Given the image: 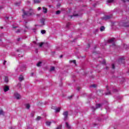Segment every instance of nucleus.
Returning <instances> with one entry per match:
<instances>
[{
    "mask_svg": "<svg viewBox=\"0 0 129 129\" xmlns=\"http://www.w3.org/2000/svg\"><path fill=\"white\" fill-rule=\"evenodd\" d=\"M100 30L101 32H103V31H104L105 30V28L104 27V26H101L100 28Z\"/></svg>",
    "mask_w": 129,
    "mask_h": 129,
    "instance_id": "obj_12",
    "label": "nucleus"
},
{
    "mask_svg": "<svg viewBox=\"0 0 129 129\" xmlns=\"http://www.w3.org/2000/svg\"><path fill=\"white\" fill-rule=\"evenodd\" d=\"M0 41H2V40H1V39H0Z\"/></svg>",
    "mask_w": 129,
    "mask_h": 129,
    "instance_id": "obj_60",
    "label": "nucleus"
},
{
    "mask_svg": "<svg viewBox=\"0 0 129 129\" xmlns=\"http://www.w3.org/2000/svg\"><path fill=\"white\" fill-rule=\"evenodd\" d=\"M6 62H7V61H5L4 62V64L5 65V64H6Z\"/></svg>",
    "mask_w": 129,
    "mask_h": 129,
    "instance_id": "obj_50",
    "label": "nucleus"
},
{
    "mask_svg": "<svg viewBox=\"0 0 129 129\" xmlns=\"http://www.w3.org/2000/svg\"><path fill=\"white\" fill-rule=\"evenodd\" d=\"M112 69H114V68H115L114 64L112 65Z\"/></svg>",
    "mask_w": 129,
    "mask_h": 129,
    "instance_id": "obj_39",
    "label": "nucleus"
},
{
    "mask_svg": "<svg viewBox=\"0 0 129 129\" xmlns=\"http://www.w3.org/2000/svg\"><path fill=\"white\" fill-rule=\"evenodd\" d=\"M103 91H98V93H101V94L99 95L100 96H101V95H102V92Z\"/></svg>",
    "mask_w": 129,
    "mask_h": 129,
    "instance_id": "obj_27",
    "label": "nucleus"
},
{
    "mask_svg": "<svg viewBox=\"0 0 129 129\" xmlns=\"http://www.w3.org/2000/svg\"><path fill=\"white\" fill-rule=\"evenodd\" d=\"M14 96L16 99L19 100L21 98V95L19 94L18 93H14Z\"/></svg>",
    "mask_w": 129,
    "mask_h": 129,
    "instance_id": "obj_5",
    "label": "nucleus"
},
{
    "mask_svg": "<svg viewBox=\"0 0 129 129\" xmlns=\"http://www.w3.org/2000/svg\"><path fill=\"white\" fill-rule=\"evenodd\" d=\"M106 70H108V67H106Z\"/></svg>",
    "mask_w": 129,
    "mask_h": 129,
    "instance_id": "obj_49",
    "label": "nucleus"
},
{
    "mask_svg": "<svg viewBox=\"0 0 129 129\" xmlns=\"http://www.w3.org/2000/svg\"><path fill=\"white\" fill-rule=\"evenodd\" d=\"M110 94H111L110 91H108L107 92L105 93V95H110Z\"/></svg>",
    "mask_w": 129,
    "mask_h": 129,
    "instance_id": "obj_23",
    "label": "nucleus"
},
{
    "mask_svg": "<svg viewBox=\"0 0 129 129\" xmlns=\"http://www.w3.org/2000/svg\"><path fill=\"white\" fill-rule=\"evenodd\" d=\"M101 104H97L96 105V108L94 106H92L91 107V109L94 111H95V109H97V108H100V107H101Z\"/></svg>",
    "mask_w": 129,
    "mask_h": 129,
    "instance_id": "obj_3",
    "label": "nucleus"
},
{
    "mask_svg": "<svg viewBox=\"0 0 129 129\" xmlns=\"http://www.w3.org/2000/svg\"><path fill=\"white\" fill-rule=\"evenodd\" d=\"M69 26H70V23H68L67 24V28H69Z\"/></svg>",
    "mask_w": 129,
    "mask_h": 129,
    "instance_id": "obj_32",
    "label": "nucleus"
},
{
    "mask_svg": "<svg viewBox=\"0 0 129 129\" xmlns=\"http://www.w3.org/2000/svg\"><path fill=\"white\" fill-rule=\"evenodd\" d=\"M42 9L43 10V13H44V14H47V13L48 12V10H47V8L45 7H43Z\"/></svg>",
    "mask_w": 129,
    "mask_h": 129,
    "instance_id": "obj_8",
    "label": "nucleus"
},
{
    "mask_svg": "<svg viewBox=\"0 0 129 129\" xmlns=\"http://www.w3.org/2000/svg\"><path fill=\"white\" fill-rule=\"evenodd\" d=\"M58 6H60V5H58Z\"/></svg>",
    "mask_w": 129,
    "mask_h": 129,
    "instance_id": "obj_61",
    "label": "nucleus"
},
{
    "mask_svg": "<svg viewBox=\"0 0 129 129\" xmlns=\"http://www.w3.org/2000/svg\"><path fill=\"white\" fill-rule=\"evenodd\" d=\"M103 64H105V60L103 61Z\"/></svg>",
    "mask_w": 129,
    "mask_h": 129,
    "instance_id": "obj_44",
    "label": "nucleus"
},
{
    "mask_svg": "<svg viewBox=\"0 0 129 129\" xmlns=\"http://www.w3.org/2000/svg\"><path fill=\"white\" fill-rule=\"evenodd\" d=\"M73 62L74 63V64H76V60H73Z\"/></svg>",
    "mask_w": 129,
    "mask_h": 129,
    "instance_id": "obj_38",
    "label": "nucleus"
},
{
    "mask_svg": "<svg viewBox=\"0 0 129 129\" xmlns=\"http://www.w3.org/2000/svg\"><path fill=\"white\" fill-rule=\"evenodd\" d=\"M19 57H20V55H18Z\"/></svg>",
    "mask_w": 129,
    "mask_h": 129,
    "instance_id": "obj_59",
    "label": "nucleus"
},
{
    "mask_svg": "<svg viewBox=\"0 0 129 129\" xmlns=\"http://www.w3.org/2000/svg\"><path fill=\"white\" fill-rule=\"evenodd\" d=\"M41 64H42V62L39 61L37 64V66L38 67H40V66H41Z\"/></svg>",
    "mask_w": 129,
    "mask_h": 129,
    "instance_id": "obj_24",
    "label": "nucleus"
},
{
    "mask_svg": "<svg viewBox=\"0 0 129 129\" xmlns=\"http://www.w3.org/2000/svg\"><path fill=\"white\" fill-rule=\"evenodd\" d=\"M63 115L64 116L63 119L66 121L68 119V111H65L63 113Z\"/></svg>",
    "mask_w": 129,
    "mask_h": 129,
    "instance_id": "obj_4",
    "label": "nucleus"
},
{
    "mask_svg": "<svg viewBox=\"0 0 129 129\" xmlns=\"http://www.w3.org/2000/svg\"><path fill=\"white\" fill-rule=\"evenodd\" d=\"M21 31H22L21 29H18L15 32V33H17V34H19V33H21Z\"/></svg>",
    "mask_w": 129,
    "mask_h": 129,
    "instance_id": "obj_17",
    "label": "nucleus"
},
{
    "mask_svg": "<svg viewBox=\"0 0 129 129\" xmlns=\"http://www.w3.org/2000/svg\"><path fill=\"white\" fill-rule=\"evenodd\" d=\"M35 52H36V53H38V49H36Z\"/></svg>",
    "mask_w": 129,
    "mask_h": 129,
    "instance_id": "obj_48",
    "label": "nucleus"
},
{
    "mask_svg": "<svg viewBox=\"0 0 129 129\" xmlns=\"http://www.w3.org/2000/svg\"><path fill=\"white\" fill-rule=\"evenodd\" d=\"M0 9H3V7H0Z\"/></svg>",
    "mask_w": 129,
    "mask_h": 129,
    "instance_id": "obj_55",
    "label": "nucleus"
},
{
    "mask_svg": "<svg viewBox=\"0 0 129 129\" xmlns=\"http://www.w3.org/2000/svg\"><path fill=\"white\" fill-rule=\"evenodd\" d=\"M22 12L23 13V15H22L23 18H24L25 16H27L28 17H29V16H32L34 15V11L32 9H30L29 10V11L27 12H25V10L23 9Z\"/></svg>",
    "mask_w": 129,
    "mask_h": 129,
    "instance_id": "obj_1",
    "label": "nucleus"
},
{
    "mask_svg": "<svg viewBox=\"0 0 129 129\" xmlns=\"http://www.w3.org/2000/svg\"><path fill=\"white\" fill-rule=\"evenodd\" d=\"M73 97V95H72V96L69 97V99H71V98H72Z\"/></svg>",
    "mask_w": 129,
    "mask_h": 129,
    "instance_id": "obj_40",
    "label": "nucleus"
},
{
    "mask_svg": "<svg viewBox=\"0 0 129 129\" xmlns=\"http://www.w3.org/2000/svg\"><path fill=\"white\" fill-rule=\"evenodd\" d=\"M91 87H94V88H95V87H96V85H94H94H92Z\"/></svg>",
    "mask_w": 129,
    "mask_h": 129,
    "instance_id": "obj_34",
    "label": "nucleus"
},
{
    "mask_svg": "<svg viewBox=\"0 0 129 129\" xmlns=\"http://www.w3.org/2000/svg\"><path fill=\"white\" fill-rule=\"evenodd\" d=\"M26 32H27L26 30H24V33H26Z\"/></svg>",
    "mask_w": 129,
    "mask_h": 129,
    "instance_id": "obj_53",
    "label": "nucleus"
},
{
    "mask_svg": "<svg viewBox=\"0 0 129 129\" xmlns=\"http://www.w3.org/2000/svg\"><path fill=\"white\" fill-rule=\"evenodd\" d=\"M34 4H40V1L39 0H34Z\"/></svg>",
    "mask_w": 129,
    "mask_h": 129,
    "instance_id": "obj_20",
    "label": "nucleus"
},
{
    "mask_svg": "<svg viewBox=\"0 0 129 129\" xmlns=\"http://www.w3.org/2000/svg\"><path fill=\"white\" fill-rule=\"evenodd\" d=\"M113 92H117V89H113Z\"/></svg>",
    "mask_w": 129,
    "mask_h": 129,
    "instance_id": "obj_35",
    "label": "nucleus"
},
{
    "mask_svg": "<svg viewBox=\"0 0 129 129\" xmlns=\"http://www.w3.org/2000/svg\"><path fill=\"white\" fill-rule=\"evenodd\" d=\"M41 33L42 34V35H44V34H46V30H42L41 31Z\"/></svg>",
    "mask_w": 129,
    "mask_h": 129,
    "instance_id": "obj_22",
    "label": "nucleus"
},
{
    "mask_svg": "<svg viewBox=\"0 0 129 129\" xmlns=\"http://www.w3.org/2000/svg\"><path fill=\"white\" fill-rule=\"evenodd\" d=\"M10 90V88L8 86H6L4 88L5 92H7V91H9Z\"/></svg>",
    "mask_w": 129,
    "mask_h": 129,
    "instance_id": "obj_6",
    "label": "nucleus"
},
{
    "mask_svg": "<svg viewBox=\"0 0 129 129\" xmlns=\"http://www.w3.org/2000/svg\"><path fill=\"white\" fill-rule=\"evenodd\" d=\"M60 13H61L60 11H56V15H59V14H60Z\"/></svg>",
    "mask_w": 129,
    "mask_h": 129,
    "instance_id": "obj_29",
    "label": "nucleus"
},
{
    "mask_svg": "<svg viewBox=\"0 0 129 129\" xmlns=\"http://www.w3.org/2000/svg\"><path fill=\"white\" fill-rule=\"evenodd\" d=\"M6 20H9V17H6Z\"/></svg>",
    "mask_w": 129,
    "mask_h": 129,
    "instance_id": "obj_45",
    "label": "nucleus"
},
{
    "mask_svg": "<svg viewBox=\"0 0 129 129\" xmlns=\"http://www.w3.org/2000/svg\"><path fill=\"white\" fill-rule=\"evenodd\" d=\"M44 44H45V42H41L39 43H38L37 45H39V47H43V45H44Z\"/></svg>",
    "mask_w": 129,
    "mask_h": 129,
    "instance_id": "obj_13",
    "label": "nucleus"
},
{
    "mask_svg": "<svg viewBox=\"0 0 129 129\" xmlns=\"http://www.w3.org/2000/svg\"><path fill=\"white\" fill-rule=\"evenodd\" d=\"M122 1H123V2L124 3L125 1H124V0H122Z\"/></svg>",
    "mask_w": 129,
    "mask_h": 129,
    "instance_id": "obj_57",
    "label": "nucleus"
},
{
    "mask_svg": "<svg viewBox=\"0 0 129 129\" xmlns=\"http://www.w3.org/2000/svg\"><path fill=\"white\" fill-rule=\"evenodd\" d=\"M54 70H55V67H52L50 69V72L54 71Z\"/></svg>",
    "mask_w": 129,
    "mask_h": 129,
    "instance_id": "obj_21",
    "label": "nucleus"
},
{
    "mask_svg": "<svg viewBox=\"0 0 129 129\" xmlns=\"http://www.w3.org/2000/svg\"><path fill=\"white\" fill-rule=\"evenodd\" d=\"M77 90H78V91H79V90H80V89H81V88H80V87H79L77 88Z\"/></svg>",
    "mask_w": 129,
    "mask_h": 129,
    "instance_id": "obj_37",
    "label": "nucleus"
},
{
    "mask_svg": "<svg viewBox=\"0 0 129 129\" xmlns=\"http://www.w3.org/2000/svg\"><path fill=\"white\" fill-rule=\"evenodd\" d=\"M88 46H89V47H90V44H88Z\"/></svg>",
    "mask_w": 129,
    "mask_h": 129,
    "instance_id": "obj_52",
    "label": "nucleus"
},
{
    "mask_svg": "<svg viewBox=\"0 0 129 129\" xmlns=\"http://www.w3.org/2000/svg\"><path fill=\"white\" fill-rule=\"evenodd\" d=\"M25 28H26L27 29H28V27L26 26Z\"/></svg>",
    "mask_w": 129,
    "mask_h": 129,
    "instance_id": "obj_54",
    "label": "nucleus"
},
{
    "mask_svg": "<svg viewBox=\"0 0 129 129\" xmlns=\"http://www.w3.org/2000/svg\"><path fill=\"white\" fill-rule=\"evenodd\" d=\"M98 120H99V121H100V120H101V119H98Z\"/></svg>",
    "mask_w": 129,
    "mask_h": 129,
    "instance_id": "obj_56",
    "label": "nucleus"
},
{
    "mask_svg": "<svg viewBox=\"0 0 129 129\" xmlns=\"http://www.w3.org/2000/svg\"><path fill=\"white\" fill-rule=\"evenodd\" d=\"M62 57H63V55H61L59 56V58H62Z\"/></svg>",
    "mask_w": 129,
    "mask_h": 129,
    "instance_id": "obj_47",
    "label": "nucleus"
},
{
    "mask_svg": "<svg viewBox=\"0 0 129 129\" xmlns=\"http://www.w3.org/2000/svg\"><path fill=\"white\" fill-rule=\"evenodd\" d=\"M73 17H78V14H74L73 15H71L70 16L71 19H72Z\"/></svg>",
    "mask_w": 129,
    "mask_h": 129,
    "instance_id": "obj_16",
    "label": "nucleus"
},
{
    "mask_svg": "<svg viewBox=\"0 0 129 129\" xmlns=\"http://www.w3.org/2000/svg\"><path fill=\"white\" fill-rule=\"evenodd\" d=\"M5 81L7 83L9 82V78H8V77H5Z\"/></svg>",
    "mask_w": 129,
    "mask_h": 129,
    "instance_id": "obj_18",
    "label": "nucleus"
},
{
    "mask_svg": "<svg viewBox=\"0 0 129 129\" xmlns=\"http://www.w3.org/2000/svg\"><path fill=\"white\" fill-rule=\"evenodd\" d=\"M24 80V76L23 75H20V76L19 78V81H23Z\"/></svg>",
    "mask_w": 129,
    "mask_h": 129,
    "instance_id": "obj_9",
    "label": "nucleus"
},
{
    "mask_svg": "<svg viewBox=\"0 0 129 129\" xmlns=\"http://www.w3.org/2000/svg\"><path fill=\"white\" fill-rule=\"evenodd\" d=\"M15 5L16 6H20L21 5V2L16 3Z\"/></svg>",
    "mask_w": 129,
    "mask_h": 129,
    "instance_id": "obj_30",
    "label": "nucleus"
},
{
    "mask_svg": "<svg viewBox=\"0 0 129 129\" xmlns=\"http://www.w3.org/2000/svg\"><path fill=\"white\" fill-rule=\"evenodd\" d=\"M25 106L27 109H29L30 107V104H26L25 105Z\"/></svg>",
    "mask_w": 129,
    "mask_h": 129,
    "instance_id": "obj_19",
    "label": "nucleus"
},
{
    "mask_svg": "<svg viewBox=\"0 0 129 129\" xmlns=\"http://www.w3.org/2000/svg\"><path fill=\"white\" fill-rule=\"evenodd\" d=\"M111 18H112V15H106L103 17H102V20H103L104 21H107V20H109V19Z\"/></svg>",
    "mask_w": 129,
    "mask_h": 129,
    "instance_id": "obj_2",
    "label": "nucleus"
},
{
    "mask_svg": "<svg viewBox=\"0 0 129 129\" xmlns=\"http://www.w3.org/2000/svg\"><path fill=\"white\" fill-rule=\"evenodd\" d=\"M41 118H42V117L41 116H38L36 118V120H40Z\"/></svg>",
    "mask_w": 129,
    "mask_h": 129,
    "instance_id": "obj_28",
    "label": "nucleus"
},
{
    "mask_svg": "<svg viewBox=\"0 0 129 129\" xmlns=\"http://www.w3.org/2000/svg\"><path fill=\"white\" fill-rule=\"evenodd\" d=\"M18 28V27H17V26H16V27H13V28H14V29H16V28Z\"/></svg>",
    "mask_w": 129,
    "mask_h": 129,
    "instance_id": "obj_46",
    "label": "nucleus"
},
{
    "mask_svg": "<svg viewBox=\"0 0 129 129\" xmlns=\"http://www.w3.org/2000/svg\"><path fill=\"white\" fill-rule=\"evenodd\" d=\"M34 114H35V113L33 112L31 113V116H34Z\"/></svg>",
    "mask_w": 129,
    "mask_h": 129,
    "instance_id": "obj_36",
    "label": "nucleus"
},
{
    "mask_svg": "<svg viewBox=\"0 0 129 129\" xmlns=\"http://www.w3.org/2000/svg\"><path fill=\"white\" fill-rule=\"evenodd\" d=\"M46 125H51V122L50 121H47L46 122Z\"/></svg>",
    "mask_w": 129,
    "mask_h": 129,
    "instance_id": "obj_26",
    "label": "nucleus"
},
{
    "mask_svg": "<svg viewBox=\"0 0 129 129\" xmlns=\"http://www.w3.org/2000/svg\"><path fill=\"white\" fill-rule=\"evenodd\" d=\"M40 10H41V7H39V8H38V11H40Z\"/></svg>",
    "mask_w": 129,
    "mask_h": 129,
    "instance_id": "obj_43",
    "label": "nucleus"
},
{
    "mask_svg": "<svg viewBox=\"0 0 129 129\" xmlns=\"http://www.w3.org/2000/svg\"><path fill=\"white\" fill-rule=\"evenodd\" d=\"M61 109L60 108H57L55 109L56 112H59Z\"/></svg>",
    "mask_w": 129,
    "mask_h": 129,
    "instance_id": "obj_25",
    "label": "nucleus"
},
{
    "mask_svg": "<svg viewBox=\"0 0 129 129\" xmlns=\"http://www.w3.org/2000/svg\"><path fill=\"white\" fill-rule=\"evenodd\" d=\"M114 41V38H112L108 41V43H112Z\"/></svg>",
    "mask_w": 129,
    "mask_h": 129,
    "instance_id": "obj_15",
    "label": "nucleus"
},
{
    "mask_svg": "<svg viewBox=\"0 0 129 129\" xmlns=\"http://www.w3.org/2000/svg\"><path fill=\"white\" fill-rule=\"evenodd\" d=\"M119 62L120 63H124V57H121L119 59Z\"/></svg>",
    "mask_w": 129,
    "mask_h": 129,
    "instance_id": "obj_7",
    "label": "nucleus"
},
{
    "mask_svg": "<svg viewBox=\"0 0 129 129\" xmlns=\"http://www.w3.org/2000/svg\"><path fill=\"white\" fill-rule=\"evenodd\" d=\"M123 26H124V27H129L128 22H124V23L123 24Z\"/></svg>",
    "mask_w": 129,
    "mask_h": 129,
    "instance_id": "obj_10",
    "label": "nucleus"
},
{
    "mask_svg": "<svg viewBox=\"0 0 129 129\" xmlns=\"http://www.w3.org/2000/svg\"><path fill=\"white\" fill-rule=\"evenodd\" d=\"M0 28H1V29H4L3 27H1Z\"/></svg>",
    "mask_w": 129,
    "mask_h": 129,
    "instance_id": "obj_51",
    "label": "nucleus"
},
{
    "mask_svg": "<svg viewBox=\"0 0 129 129\" xmlns=\"http://www.w3.org/2000/svg\"><path fill=\"white\" fill-rule=\"evenodd\" d=\"M10 129H15V127L12 126V127H10Z\"/></svg>",
    "mask_w": 129,
    "mask_h": 129,
    "instance_id": "obj_41",
    "label": "nucleus"
},
{
    "mask_svg": "<svg viewBox=\"0 0 129 129\" xmlns=\"http://www.w3.org/2000/svg\"><path fill=\"white\" fill-rule=\"evenodd\" d=\"M17 52H19V50H17Z\"/></svg>",
    "mask_w": 129,
    "mask_h": 129,
    "instance_id": "obj_58",
    "label": "nucleus"
},
{
    "mask_svg": "<svg viewBox=\"0 0 129 129\" xmlns=\"http://www.w3.org/2000/svg\"><path fill=\"white\" fill-rule=\"evenodd\" d=\"M66 126L68 128H71V127L70 126V125H69L68 122H66Z\"/></svg>",
    "mask_w": 129,
    "mask_h": 129,
    "instance_id": "obj_14",
    "label": "nucleus"
},
{
    "mask_svg": "<svg viewBox=\"0 0 129 129\" xmlns=\"http://www.w3.org/2000/svg\"><path fill=\"white\" fill-rule=\"evenodd\" d=\"M20 40H21V38H19L17 39V41H18V42L20 41Z\"/></svg>",
    "mask_w": 129,
    "mask_h": 129,
    "instance_id": "obj_42",
    "label": "nucleus"
},
{
    "mask_svg": "<svg viewBox=\"0 0 129 129\" xmlns=\"http://www.w3.org/2000/svg\"><path fill=\"white\" fill-rule=\"evenodd\" d=\"M107 3H113V0H108Z\"/></svg>",
    "mask_w": 129,
    "mask_h": 129,
    "instance_id": "obj_31",
    "label": "nucleus"
},
{
    "mask_svg": "<svg viewBox=\"0 0 129 129\" xmlns=\"http://www.w3.org/2000/svg\"><path fill=\"white\" fill-rule=\"evenodd\" d=\"M1 114H4V111H3V110H0V115Z\"/></svg>",
    "mask_w": 129,
    "mask_h": 129,
    "instance_id": "obj_33",
    "label": "nucleus"
},
{
    "mask_svg": "<svg viewBox=\"0 0 129 129\" xmlns=\"http://www.w3.org/2000/svg\"><path fill=\"white\" fill-rule=\"evenodd\" d=\"M40 22L42 25H45V19L42 18L40 20Z\"/></svg>",
    "mask_w": 129,
    "mask_h": 129,
    "instance_id": "obj_11",
    "label": "nucleus"
}]
</instances>
